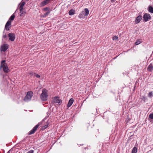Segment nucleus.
Returning <instances> with one entry per match:
<instances>
[{
	"label": "nucleus",
	"mask_w": 153,
	"mask_h": 153,
	"mask_svg": "<svg viewBox=\"0 0 153 153\" xmlns=\"http://www.w3.org/2000/svg\"><path fill=\"white\" fill-rule=\"evenodd\" d=\"M48 95L47 91L45 89H43L42 92L40 95V98L43 101H46L47 100Z\"/></svg>",
	"instance_id": "f257e3e1"
},
{
	"label": "nucleus",
	"mask_w": 153,
	"mask_h": 153,
	"mask_svg": "<svg viewBox=\"0 0 153 153\" xmlns=\"http://www.w3.org/2000/svg\"><path fill=\"white\" fill-rule=\"evenodd\" d=\"M5 60H3L1 61V65L0 66V69H1V68H3V71L5 72H8L9 71V69L7 66V64L5 63Z\"/></svg>",
	"instance_id": "f03ea898"
},
{
	"label": "nucleus",
	"mask_w": 153,
	"mask_h": 153,
	"mask_svg": "<svg viewBox=\"0 0 153 153\" xmlns=\"http://www.w3.org/2000/svg\"><path fill=\"white\" fill-rule=\"evenodd\" d=\"M33 96V92L32 91H28L27 92V95L25 96L24 99V100L26 102L30 100Z\"/></svg>",
	"instance_id": "7ed1b4c3"
},
{
	"label": "nucleus",
	"mask_w": 153,
	"mask_h": 153,
	"mask_svg": "<svg viewBox=\"0 0 153 153\" xmlns=\"http://www.w3.org/2000/svg\"><path fill=\"white\" fill-rule=\"evenodd\" d=\"M143 18L144 21L145 22H146L150 20L151 16L149 14L145 13L143 15Z\"/></svg>",
	"instance_id": "20e7f679"
},
{
	"label": "nucleus",
	"mask_w": 153,
	"mask_h": 153,
	"mask_svg": "<svg viewBox=\"0 0 153 153\" xmlns=\"http://www.w3.org/2000/svg\"><path fill=\"white\" fill-rule=\"evenodd\" d=\"M39 125L38 124L35 126L29 132L28 134L31 135L34 134L39 127Z\"/></svg>",
	"instance_id": "39448f33"
},
{
	"label": "nucleus",
	"mask_w": 153,
	"mask_h": 153,
	"mask_svg": "<svg viewBox=\"0 0 153 153\" xmlns=\"http://www.w3.org/2000/svg\"><path fill=\"white\" fill-rule=\"evenodd\" d=\"M51 0H45L41 3L40 4V7H43L49 3Z\"/></svg>",
	"instance_id": "423d86ee"
},
{
	"label": "nucleus",
	"mask_w": 153,
	"mask_h": 153,
	"mask_svg": "<svg viewBox=\"0 0 153 153\" xmlns=\"http://www.w3.org/2000/svg\"><path fill=\"white\" fill-rule=\"evenodd\" d=\"M8 48V46L7 44H5L1 45V47L0 50L1 52L5 51Z\"/></svg>",
	"instance_id": "0eeeda50"
},
{
	"label": "nucleus",
	"mask_w": 153,
	"mask_h": 153,
	"mask_svg": "<svg viewBox=\"0 0 153 153\" xmlns=\"http://www.w3.org/2000/svg\"><path fill=\"white\" fill-rule=\"evenodd\" d=\"M142 16L141 15H139L137 17L135 20V22L136 24H138L140 22V21L142 20Z\"/></svg>",
	"instance_id": "6e6552de"
},
{
	"label": "nucleus",
	"mask_w": 153,
	"mask_h": 153,
	"mask_svg": "<svg viewBox=\"0 0 153 153\" xmlns=\"http://www.w3.org/2000/svg\"><path fill=\"white\" fill-rule=\"evenodd\" d=\"M53 102L58 103H60L61 102V100H59L58 97H54L53 99Z\"/></svg>",
	"instance_id": "1a4fd4ad"
},
{
	"label": "nucleus",
	"mask_w": 153,
	"mask_h": 153,
	"mask_svg": "<svg viewBox=\"0 0 153 153\" xmlns=\"http://www.w3.org/2000/svg\"><path fill=\"white\" fill-rule=\"evenodd\" d=\"M20 11V16L21 17H24L25 16V14L26 13V12L25 10H24L23 9H19Z\"/></svg>",
	"instance_id": "9d476101"
},
{
	"label": "nucleus",
	"mask_w": 153,
	"mask_h": 153,
	"mask_svg": "<svg viewBox=\"0 0 153 153\" xmlns=\"http://www.w3.org/2000/svg\"><path fill=\"white\" fill-rule=\"evenodd\" d=\"M74 102V100L73 98H71L69 100L67 105V106L68 108L70 107L72 104Z\"/></svg>",
	"instance_id": "9b49d317"
},
{
	"label": "nucleus",
	"mask_w": 153,
	"mask_h": 153,
	"mask_svg": "<svg viewBox=\"0 0 153 153\" xmlns=\"http://www.w3.org/2000/svg\"><path fill=\"white\" fill-rule=\"evenodd\" d=\"M10 25V19L8 20L7 22V23L5 25V29L7 30H9V26Z\"/></svg>",
	"instance_id": "f8f14e48"
},
{
	"label": "nucleus",
	"mask_w": 153,
	"mask_h": 153,
	"mask_svg": "<svg viewBox=\"0 0 153 153\" xmlns=\"http://www.w3.org/2000/svg\"><path fill=\"white\" fill-rule=\"evenodd\" d=\"M15 39V35L13 33H10V41H13Z\"/></svg>",
	"instance_id": "ddd939ff"
},
{
	"label": "nucleus",
	"mask_w": 153,
	"mask_h": 153,
	"mask_svg": "<svg viewBox=\"0 0 153 153\" xmlns=\"http://www.w3.org/2000/svg\"><path fill=\"white\" fill-rule=\"evenodd\" d=\"M153 69V66L152 64H150L148 67L147 70L149 71H152Z\"/></svg>",
	"instance_id": "4468645a"
},
{
	"label": "nucleus",
	"mask_w": 153,
	"mask_h": 153,
	"mask_svg": "<svg viewBox=\"0 0 153 153\" xmlns=\"http://www.w3.org/2000/svg\"><path fill=\"white\" fill-rule=\"evenodd\" d=\"M75 13V10L71 9L68 12L69 14L70 15H74Z\"/></svg>",
	"instance_id": "2eb2a0df"
},
{
	"label": "nucleus",
	"mask_w": 153,
	"mask_h": 153,
	"mask_svg": "<svg viewBox=\"0 0 153 153\" xmlns=\"http://www.w3.org/2000/svg\"><path fill=\"white\" fill-rule=\"evenodd\" d=\"M148 10L150 13H153V7L149 6L148 8Z\"/></svg>",
	"instance_id": "dca6fc26"
},
{
	"label": "nucleus",
	"mask_w": 153,
	"mask_h": 153,
	"mask_svg": "<svg viewBox=\"0 0 153 153\" xmlns=\"http://www.w3.org/2000/svg\"><path fill=\"white\" fill-rule=\"evenodd\" d=\"M25 4V3L24 1L22 2L21 3H20L19 4V5H20V6L19 7V9H23V7Z\"/></svg>",
	"instance_id": "f3484780"
},
{
	"label": "nucleus",
	"mask_w": 153,
	"mask_h": 153,
	"mask_svg": "<svg viewBox=\"0 0 153 153\" xmlns=\"http://www.w3.org/2000/svg\"><path fill=\"white\" fill-rule=\"evenodd\" d=\"M84 12L85 13V16H88L89 13V10L88 9V8H85L84 9Z\"/></svg>",
	"instance_id": "a211bd4d"
},
{
	"label": "nucleus",
	"mask_w": 153,
	"mask_h": 153,
	"mask_svg": "<svg viewBox=\"0 0 153 153\" xmlns=\"http://www.w3.org/2000/svg\"><path fill=\"white\" fill-rule=\"evenodd\" d=\"M137 148L135 147H134L131 153H137Z\"/></svg>",
	"instance_id": "6ab92c4d"
},
{
	"label": "nucleus",
	"mask_w": 153,
	"mask_h": 153,
	"mask_svg": "<svg viewBox=\"0 0 153 153\" xmlns=\"http://www.w3.org/2000/svg\"><path fill=\"white\" fill-rule=\"evenodd\" d=\"M141 42V41L140 39H137L136 40L135 43L136 45H138L140 44Z\"/></svg>",
	"instance_id": "aec40b11"
},
{
	"label": "nucleus",
	"mask_w": 153,
	"mask_h": 153,
	"mask_svg": "<svg viewBox=\"0 0 153 153\" xmlns=\"http://www.w3.org/2000/svg\"><path fill=\"white\" fill-rule=\"evenodd\" d=\"M85 17L81 13L78 16V17L80 18H83Z\"/></svg>",
	"instance_id": "412c9836"
},
{
	"label": "nucleus",
	"mask_w": 153,
	"mask_h": 153,
	"mask_svg": "<svg viewBox=\"0 0 153 153\" xmlns=\"http://www.w3.org/2000/svg\"><path fill=\"white\" fill-rule=\"evenodd\" d=\"M153 96V93L152 91H151L149 92L148 94V96L149 97L151 98Z\"/></svg>",
	"instance_id": "4be33fe9"
},
{
	"label": "nucleus",
	"mask_w": 153,
	"mask_h": 153,
	"mask_svg": "<svg viewBox=\"0 0 153 153\" xmlns=\"http://www.w3.org/2000/svg\"><path fill=\"white\" fill-rule=\"evenodd\" d=\"M15 17V16L14 14H13L10 17V21L11 20H13Z\"/></svg>",
	"instance_id": "5701e85b"
},
{
	"label": "nucleus",
	"mask_w": 153,
	"mask_h": 153,
	"mask_svg": "<svg viewBox=\"0 0 153 153\" xmlns=\"http://www.w3.org/2000/svg\"><path fill=\"white\" fill-rule=\"evenodd\" d=\"M149 117L151 119H153V113L150 114L149 116Z\"/></svg>",
	"instance_id": "b1692460"
},
{
	"label": "nucleus",
	"mask_w": 153,
	"mask_h": 153,
	"mask_svg": "<svg viewBox=\"0 0 153 153\" xmlns=\"http://www.w3.org/2000/svg\"><path fill=\"white\" fill-rule=\"evenodd\" d=\"M50 12L49 11H48L47 12L44 14V15H43V17H46L50 13Z\"/></svg>",
	"instance_id": "393cba45"
},
{
	"label": "nucleus",
	"mask_w": 153,
	"mask_h": 153,
	"mask_svg": "<svg viewBox=\"0 0 153 153\" xmlns=\"http://www.w3.org/2000/svg\"><path fill=\"white\" fill-rule=\"evenodd\" d=\"M29 74L31 76L35 75V73H33L32 71H30L29 72Z\"/></svg>",
	"instance_id": "a878e982"
},
{
	"label": "nucleus",
	"mask_w": 153,
	"mask_h": 153,
	"mask_svg": "<svg viewBox=\"0 0 153 153\" xmlns=\"http://www.w3.org/2000/svg\"><path fill=\"white\" fill-rule=\"evenodd\" d=\"M118 39V37L117 36H114L113 37L112 39L113 40H116Z\"/></svg>",
	"instance_id": "bb28decb"
},
{
	"label": "nucleus",
	"mask_w": 153,
	"mask_h": 153,
	"mask_svg": "<svg viewBox=\"0 0 153 153\" xmlns=\"http://www.w3.org/2000/svg\"><path fill=\"white\" fill-rule=\"evenodd\" d=\"M48 124H47L45 125L44 126L42 127V128L43 129H45L46 128L48 127Z\"/></svg>",
	"instance_id": "cd10ccee"
},
{
	"label": "nucleus",
	"mask_w": 153,
	"mask_h": 153,
	"mask_svg": "<svg viewBox=\"0 0 153 153\" xmlns=\"http://www.w3.org/2000/svg\"><path fill=\"white\" fill-rule=\"evenodd\" d=\"M141 99L143 100L144 102L145 101L146 97H145L142 96L141 97Z\"/></svg>",
	"instance_id": "c85d7f7f"
},
{
	"label": "nucleus",
	"mask_w": 153,
	"mask_h": 153,
	"mask_svg": "<svg viewBox=\"0 0 153 153\" xmlns=\"http://www.w3.org/2000/svg\"><path fill=\"white\" fill-rule=\"evenodd\" d=\"M49 9V8L48 7H46L44 8L43 10L44 11H48Z\"/></svg>",
	"instance_id": "c756f323"
},
{
	"label": "nucleus",
	"mask_w": 153,
	"mask_h": 153,
	"mask_svg": "<svg viewBox=\"0 0 153 153\" xmlns=\"http://www.w3.org/2000/svg\"><path fill=\"white\" fill-rule=\"evenodd\" d=\"M34 76H35L36 78H39L40 77V75L38 74H35V75Z\"/></svg>",
	"instance_id": "7c9ffc66"
},
{
	"label": "nucleus",
	"mask_w": 153,
	"mask_h": 153,
	"mask_svg": "<svg viewBox=\"0 0 153 153\" xmlns=\"http://www.w3.org/2000/svg\"><path fill=\"white\" fill-rule=\"evenodd\" d=\"M33 150H30L27 153H33Z\"/></svg>",
	"instance_id": "2f4dec72"
},
{
	"label": "nucleus",
	"mask_w": 153,
	"mask_h": 153,
	"mask_svg": "<svg viewBox=\"0 0 153 153\" xmlns=\"http://www.w3.org/2000/svg\"><path fill=\"white\" fill-rule=\"evenodd\" d=\"M81 13H82L84 16H86L85 15V13H84V11H82V12H81Z\"/></svg>",
	"instance_id": "473e14b6"
},
{
	"label": "nucleus",
	"mask_w": 153,
	"mask_h": 153,
	"mask_svg": "<svg viewBox=\"0 0 153 153\" xmlns=\"http://www.w3.org/2000/svg\"><path fill=\"white\" fill-rule=\"evenodd\" d=\"M116 0H111V2L113 3V2H115V1Z\"/></svg>",
	"instance_id": "72a5a7b5"
},
{
	"label": "nucleus",
	"mask_w": 153,
	"mask_h": 153,
	"mask_svg": "<svg viewBox=\"0 0 153 153\" xmlns=\"http://www.w3.org/2000/svg\"><path fill=\"white\" fill-rule=\"evenodd\" d=\"M6 37H7V36L5 35H4L3 36V38H5Z\"/></svg>",
	"instance_id": "f704fd0d"
},
{
	"label": "nucleus",
	"mask_w": 153,
	"mask_h": 153,
	"mask_svg": "<svg viewBox=\"0 0 153 153\" xmlns=\"http://www.w3.org/2000/svg\"><path fill=\"white\" fill-rule=\"evenodd\" d=\"M8 37H10V33H9V34H8Z\"/></svg>",
	"instance_id": "c9c22d12"
},
{
	"label": "nucleus",
	"mask_w": 153,
	"mask_h": 153,
	"mask_svg": "<svg viewBox=\"0 0 153 153\" xmlns=\"http://www.w3.org/2000/svg\"><path fill=\"white\" fill-rule=\"evenodd\" d=\"M10 152V150H9L7 153H9Z\"/></svg>",
	"instance_id": "e433bc0d"
},
{
	"label": "nucleus",
	"mask_w": 153,
	"mask_h": 153,
	"mask_svg": "<svg viewBox=\"0 0 153 153\" xmlns=\"http://www.w3.org/2000/svg\"><path fill=\"white\" fill-rule=\"evenodd\" d=\"M27 1H28L29 0H26Z\"/></svg>",
	"instance_id": "4c0bfd02"
},
{
	"label": "nucleus",
	"mask_w": 153,
	"mask_h": 153,
	"mask_svg": "<svg viewBox=\"0 0 153 153\" xmlns=\"http://www.w3.org/2000/svg\"><path fill=\"white\" fill-rule=\"evenodd\" d=\"M10 25H11V23H10Z\"/></svg>",
	"instance_id": "58836bf2"
}]
</instances>
